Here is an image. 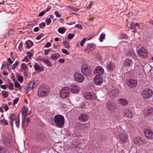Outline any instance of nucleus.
Returning a JSON list of instances; mask_svg holds the SVG:
<instances>
[{
    "label": "nucleus",
    "mask_w": 153,
    "mask_h": 153,
    "mask_svg": "<svg viewBox=\"0 0 153 153\" xmlns=\"http://www.w3.org/2000/svg\"><path fill=\"white\" fill-rule=\"evenodd\" d=\"M53 120L57 127L61 128L65 124V119L63 116L57 115L54 117Z\"/></svg>",
    "instance_id": "obj_1"
},
{
    "label": "nucleus",
    "mask_w": 153,
    "mask_h": 153,
    "mask_svg": "<svg viewBox=\"0 0 153 153\" xmlns=\"http://www.w3.org/2000/svg\"><path fill=\"white\" fill-rule=\"evenodd\" d=\"M49 93V89L43 86H41L39 88L37 95L39 97H42L47 96Z\"/></svg>",
    "instance_id": "obj_2"
},
{
    "label": "nucleus",
    "mask_w": 153,
    "mask_h": 153,
    "mask_svg": "<svg viewBox=\"0 0 153 153\" xmlns=\"http://www.w3.org/2000/svg\"><path fill=\"white\" fill-rule=\"evenodd\" d=\"M153 94L152 90L150 89L146 88L144 90L141 94L143 98L145 99L150 98Z\"/></svg>",
    "instance_id": "obj_3"
},
{
    "label": "nucleus",
    "mask_w": 153,
    "mask_h": 153,
    "mask_svg": "<svg viewBox=\"0 0 153 153\" xmlns=\"http://www.w3.org/2000/svg\"><path fill=\"white\" fill-rule=\"evenodd\" d=\"M69 88L68 87L63 88L60 92V96L62 98H65L68 97L70 94Z\"/></svg>",
    "instance_id": "obj_4"
},
{
    "label": "nucleus",
    "mask_w": 153,
    "mask_h": 153,
    "mask_svg": "<svg viewBox=\"0 0 153 153\" xmlns=\"http://www.w3.org/2000/svg\"><path fill=\"white\" fill-rule=\"evenodd\" d=\"M138 55L141 57L146 58L148 56L147 50L144 47L140 48L137 52Z\"/></svg>",
    "instance_id": "obj_5"
},
{
    "label": "nucleus",
    "mask_w": 153,
    "mask_h": 153,
    "mask_svg": "<svg viewBox=\"0 0 153 153\" xmlns=\"http://www.w3.org/2000/svg\"><path fill=\"white\" fill-rule=\"evenodd\" d=\"M81 71L82 73L85 76H88L91 73L90 67L86 64L83 65L81 67Z\"/></svg>",
    "instance_id": "obj_6"
},
{
    "label": "nucleus",
    "mask_w": 153,
    "mask_h": 153,
    "mask_svg": "<svg viewBox=\"0 0 153 153\" xmlns=\"http://www.w3.org/2000/svg\"><path fill=\"white\" fill-rule=\"evenodd\" d=\"M118 137L120 141L123 143H126L128 140L127 134L124 131L119 134Z\"/></svg>",
    "instance_id": "obj_7"
},
{
    "label": "nucleus",
    "mask_w": 153,
    "mask_h": 153,
    "mask_svg": "<svg viewBox=\"0 0 153 153\" xmlns=\"http://www.w3.org/2000/svg\"><path fill=\"white\" fill-rule=\"evenodd\" d=\"M74 76V80L77 82L81 83L84 81V76L79 73L77 72H75Z\"/></svg>",
    "instance_id": "obj_8"
},
{
    "label": "nucleus",
    "mask_w": 153,
    "mask_h": 153,
    "mask_svg": "<svg viewBox=\"0 0 153 153\" xmlns=\"http://www.w3.org/2000/svg\"><path fill=\"white\" fill-rule=\"evenodd\" d=\"M107 107L108 109L112 112H114L116 107L114 103L110 101H108L107 103Z\"/></svg>",
    "instance_id": "obj_9"
},
{
    "label": "nucleus",
    "mask_w": 153,
    "mask_h": 153,
    "mask_svg": "<svg viewBox=\"0 0 153 153\" xmlns=\"http://www.w3.org/2000/svg\"><path fill=\"white\" fill-rule=\"evenodd\" d=\"M123 115L124 117L129 119H131L133 115L131 111L127 109H126L123 111Z\"/></svg>",
    "instance_id": "obj_10"
},
{
    "label": "nucleus",
    "mask_w": 153,
    "mask_h": 153,
    "mask_svg": "<svg viewBox=\"0 0 153 153\" xmlns=\"http://www.w3.org/2000/svg\"><path fill=\"white\" fill-rule=\"evenodd\" d=\"M70 91L72 93L74 94H77L79 93L80 88L79 86L72 84L70 86Z\"/></svg>",
    "instance_id": "obj_11"
},
{
    "label": "nucleus",
    "mask_w": 153,
    "mask_h": 153,
    "mask_svg": "<svg viewBox=\"0 0 153 153\" xmlns=\"http://www.w3.org/2000/svg\"><path fill=\"white\" fill-rule=\"evenodd\" d=\"M78 118L80 121L85 122L88 120L89 116L86 114L82 113L79 115Z\"/></svg>",
    "instance_id": "obj_12"
},
{
    "label": "nucleus",
    "mask_w": 153,
    "mask_h": 153,
    "mask_svg": "<svg viewBox=\"0 0 153 153\" xmlns=\"http://www.w3.org/2000/svg\"><path fill=\"white\" fill-rule=\"evenodd\" d=\"M84 97L87 100H93L96 98L95 95L92 93L87 92L83 94Z\"/></svg>",
    "instance_id": "obj_13"
},
{
    "label": "nucleus",
    "mask_w": 153,
    "mask_h": 153,
    "mask_svg": "<svg viewBox=\"0 0 153 153\" xmlns=\"http://www.w3.org/2000/svg\"><path fill=\"white\" fill-rule=\"evenodd\" d=\"M143 114L146 116H150L153 114V108L152 107H148L143 111Z\"/></svg>",
    "instance_id": "obj_14"
},
{
    "label": "nucleus",
    "mask_w": 153,
    "mask_h": 153,
    "mask_svg": "<svg viewBox=\"0 0 153 153\" xmlns=\"http://www.w3.org/2000/svg\"><path fill=\"white\" fill-rule=\"evenodd\" d=\"M104 72L103 69L101 66H97L95 69L94 73L95 74H97V75H101L103 74Z\"/></svg>",
    "instance_id": "obj_15"
},
{
    "label": "nucleus",
    "mask_w": 153,
    "mask_h": 153,
    "mask_svg": "<svg viewBox=\"0 0 153 153\" xmlns=\"http://www.w3.org/2000/svg\"><path fill=\"white\" fill-rule=\"evenodd\" d=\"M94 82L97 85H101L103 83V79L99 75H96L94 78Z\"/></svg>",
    "instance_id": "obj_16"
},
{
    "label": "nucleus",
    "mask_w": 153,
    "mask_h": 153,
    "mask_svg": "<svg viewBox=\"0 0 153 153\" xmlns=\"http://www.w3.org/2000/svg\"><path fill=\"white\" fill-rule=\"evenodd\" d=\"M133 62L131 59H126L124 62L123 66L126 68H128L130 67H131Z\"/></svg>",
    "instance_id": "obj_17"
},
{
    "label": "nucleus",
    "mask_w": 153,
    "mask_h": 153,
    "mask_svg": "<svg viewBox=\"0 0 153 153\" xmlns=\"http://www.w3.org/2000/svg\"><path fill=\"white\" fill-rule=\"evenodd\" d=\"M127 84L131 88L135 87L137 85V81L136 80L130 79L127 82Z\"/></svg>",
    "instance_id": "obj_18"
},
{
    "label": "nucleus",
    "mask_w": 153,
    "mask_h": 153,
    "mask_svg": "<svg viewBox=\"0 0 153 153\" xmlns=\"http://www.w3.org/2000/svg\"><path fill=\"white\" fill-rule=\"evenodd\" d=\"M144 134L148 139H151L153 138V132L150 130H146L144 132Z\"/></svg>",
    "instance_id": "obj_19"
},
{
    "label": "nucleus",
    "mask_w": 153,
    "mask_h": 153,
    "mask_svg": "<svg viewBox=\"0 0 153 153\" xmlns=\"http://www.w3.org/2000/svg\"><path fill=\"white\" fill-rule=\"evenodd\" d=\"M95 48V45L92 43L89 44L85 49V51L87 53H89L94 50Z\"/></svg>",
    "instance_id": "obj_20"
},
{
    "label": "nucleus",
    "mask_w": 153,
    "mask_h": 153,
    "mask_svg": "<svg viewBox=\"0 0 153 153\" xmlns=\"http://www.w3.org/2000/svg\"><path fill=\"white\" fill-rule=\"evenodd\" d=\"M39 81H35L33 82H30L27 87L28 90H30L33 88H35L39 83Z\"/></svg>",
    "instance_id": "obj_21"
},
{
    "label": "nucleus",
    "mask_w": 153,
    "mask_h": 153,
    "mask_svg": "<svg viewBox=\"0 0 153 153\" xmlns=\"http://www.w3.org/2000/svg\"><path fill=\"white\" fill-rule=\"evenodd\" d=\"M134 141L136 144L138 145H142L144 143V141L142 140L141 137H139L135 138Z\"/></svg>",
    "instance_id": "obj_22"
},
{
    "label": "nucleus",
    "mask_w": 153,
    "mask_h": 153,
    "mask_svg": "<svg viewBox=\"0 0 153 153\" xmlns=\"http://www.w3.org/2000/svg\"><path fill=\"white\" fill-rule=\"evenodd\" d=\"M115 68V64L112 62L108 64L107 66V68L108 71H113L114 69Z\"/></svg>",
    "instance_id": "obj_23"
},
{
    "label": "nucleus",
    "mask_w": 153,
    "mask_h": 153,
    "mask_svg": "<svg viewBox=\"0 0 153 153\" xmlns=\"http://www.w3.org/2000/svg\"><path fill=\"white\" fill-rule=\"evenodd\" d=\"M119 93V91L117 89L112 90L110 92V95L114 97H117Z\"/></svg>",
    "instance_id": "obj_24"
},
{
    "label": "nucleus",
    "mask_w": 153,
    "mask_h": 153,
    "mask_svg": "<svg viewBox=\"0 0 153 153\" xmlns=\"http://www.w3.org/2000/svg\"><path fill=\"white\" fill-rule=\"evenodd\" d=\"M119 103L123 106H126L128 104V101L125 99H120L118 100Z\"/></svg>",
    "instance_id": "obj_25"
},
{
    "label": "nucleus",
    "mask_w": 153,
    "mask_h": 153,
    "mask_svg": "<svg viewBox=\"0 0 153 153\" xmlns=\"http://www.w3.org/2000/svg\"><path fill=\"white\" fill-rule=\"evenodd\" d=\"M85 126L84 124L79 123L76 124V128L77 130H82L84 129Z\"/></svg>",
    "instance_id": "obj_26"
},
{
    "label": "nucleus",
    "mask_w": 153,
    "mask_h": 153,
    "mask_svg": "<svg viewBox=\"0 0 153 153\" xmlns=\"http://www.w3.org/2000/svg\"><path fill=\"white\" fill-rule=\"evenodd\" d=\"M34 67L35 70L38 72H40L44 70L43 68L42 67H40L37 63H35Z\"/></svg>",
    "instance_id": "obj_27"
},
{
    "label": "nucleus",
    "mask_w": 153,
    "mask_h": 153,
    "mask_svg": "<svg viewBox=\"0 0 153 153\" xmlns=\"http://www.w3.org/2000/svg\"><path fill=\"white\" fill-rule=\"evenodd\" d=\"M25 43L26 47L28 49H29L33 45V42L29 40L26 41Z\"/></svg>",
    "instance_id": "obj_28"
},
{
    "label": "nucleus",
    "mask_w": 153,
    "mask_h": 153,
    "mask_svg": "<svg viewBox=\"0 0 153 153\" xmlns=\"http://www.w3.org/2000/svg\"><path fill=\"white\" fill-rule=\"evenodd\" d=\"M28 111V109L27 108L26 106H24L22 109V114L25 117L27 116Z\"/></svg>",
    "instance_id": "obj_29"
},
{
    "label": "nucleus",
    "mask_w": 153,
    "mask_h": 153,
    "mask_svg": "<svg viewBox=\"0 0 153 153\" xmlns=\"http://www.w3.org/2000/svg\"><path fill=\"white\" fill-rule=\"evenodd\" d=\"M50 8H48L46 9L45 10L43 11L42 12H40L38 16L39 17H41L44 14H45L46 12L49 11L50 10Z\"/></svg>",
    "instance_id": "obj_30"
},
{
    "label": "nucleus",
    "mask_w": 153,
    "mask_h": 153,
    "mask_svg": "<svg viewBox=\"0 0 153 153\" xmlns=\"http://www.w3.org/2000/svg\"><path fill=\"white\" fill-rule=\"evenodd\" d=\"M67 29L64 27L59 28L58 29V32L61 34H63L66 31Z\"/></svg>",
    "instance_id": "obj_31"
},
{
    "label": "nucleus",
    "mask_w": 153,
    "mask_h": 153,
    "mask_svg": "<svg viewBox=\"0 0 153 153\" xmlns=\"http://www.w3.org/2000/svg\"><path fill=\"white\" fill-rule=\"evenodd\" d=\"M59 57L60 55L58 53H56L53 54L51 56V59L53 60H56L59 58Z\"/></svg>",
    "instance_id": "obj_32"
},
{
    "label": "nucleus",
    "mask_w": 153,
    "mask_h": 153,
    "mask_svg": "<svg viewBox=\"0 0 153 153\" xmlns=\"http://www.w3.org/2000/svg\"><path fill=\"white\" fill-rule=\"evenodd\" d=\"M1 93L3 97L4 98L7 97L8 96L9 92L8 91H2Z\"/></svg>",
    "instance_id": "obj_33"
},
{
    "label": "nucleus",
    "mask_w": 153,
    "mask_h": 153,
    "mask_svg": "<svg viewBox=\"0 0 153 153\" xmlns=\"http://www.w3.org/2000/svg\"><path fill=\"white\" fill-rule=\"evenodd\" d=\"M21 68L23 70H25L28 69V67L25 63H22L21 65Z\"/></svg>",
    "instance_id": "obj_34"
},
{
    "label": "nucleus",
    "mask_w": 153,
    "mask_h": 153,
    "mask_svg": "<svg viewBox=\"0 0 153 153\" xmlns=\"http://www.w3.org/2000/svg\"><path fill=\"white\" fill-rule=\"evenodd\" d=\"M63 44L65 46V48H69L70 47L69 42L65 41L63 42Z\"/></svg>",
    "instance_id": "obj_35"
},
{
    "label": "nucleus",
    "mask_w": 153,
    "mask_h": 153,
    "mask_svg": "<svg viewBox=\"0 0 153 153\" xmlns=\"http://www.w3.org/2000/svg\"><path fill=\"white\" fill-rule=\"evenodd\" d=\"M8 66H10L8 64V63L7 62H4L2 65V68H1L3 70H5V68L6 66H7V68H8Z\"/></svg>",
    "instance_id": "obj_36"
},
{
    "label": "nucleus",
    "mask_w": 153,
    "mask_h": 153,
    "mask_svg": "<svg viewBox=\"0 0 153 153\" xmlns=\"http://www.w3.org/2000/svg\"><path fill=\"white\" fill-rule=\"evenodd\" d=\"M120 39H128V36L126 34H122L120 35Z\"/></svg>",
    "instance_id": "obj_37"
},
{
    "label": "nucleus",
    "mask_w": 153,
    "mask_h": 153,
    "mask_svg": "<svg viewBox=\"0 0 153 153\" xmlns=\"http://www.w3.org/2000/svg\"><path fill=\"white\" fill-rule=\"evenodd\" d=\"M105 34L102 33L100 37V42H103V39L105 38Z\"/></svg>",
    "instance_id": "obj_38"
},
{
    "label": "nucleus",
    "mask_w": 153,
    "mask_h": 153,
    "mask_svg": "<svg viewBox=\"0 0 153 153\" xmlns=\"http://www.w3.org/2000/svg\"><path fill=\"white\" fill-rule=\"evenodd\" d=\"M15 123L16 125V126L18 128L19 126V117H17L15 119Z\"/></svg>",
    "instance_id": "obj_39"
},
{
    "label": "nucleus",
    "mask_w": 153,
    "mask_h": 153,
    "mask_svg": "<svg viewBox=\"0 0 153 153\" xmlns=\"http://www.w3.org/2000/svg\"><path fill=\"white\" fill-rule=\"evenodd\" d=\"M18 64L19 61H16L15 63L13 65L12 67V69L13 70L15 69L18 66Z\"/></svg>",
    "instance_id": "obj_40"
},
{
    "label": "nucleus",
    "mask_w": 153,
    "mask_h": 153,
    "mask_svg": "<svg viewBox=\"0 0 153 153\" xmlns=\"http://www.w3.org/2000/svg\"><path fill=\"white\" fill-rule=\"evenodd\" d=\"M130 28L131 29H135V24L134 22H131L130 24Z\"/></svg>",
    "instance_id": "obj_41"
},
{
    "label": "nucleus",
    "mask_w": 153,
    "mask_h": 153,
    "mask_svg": "<svg viewBox=\"0 0 153 153\" xmlns=\"http://www.w3.org/2000/svg\"><path fill=\"white\" fill-rule=\"evenodd\" d=\"M75 36L74 34L72 33H69L67 36V38L68 39H72Z\"/></svg>",
    "instance_id": "obj_42"
},
{
    "label": "nucleus",
    "mask_w": 153,
    "mask_h": 153,
    "mask_svg": "<svg viewBox=\"0 0 153 153\" xmlns=\"http://www.w3.org/2000/svg\"><path fill=\"white\" fill-rule=\"evenodd\" d=\"M27 55L26 56L28 59H30L32 56L33 55V54L31 52H27Z\"/></svg>",
    "instance_id": "obj_43"
},
{
    "label": "nucleus",
    "mask_w": 153,
    "mask_h": 153,
    "mask_svg": "<svg viewBox=\"0 0 153 153\" xmlns=\"http://www.w3.org/2000/svg\"><path fill=\"white\" fill-rule=\"evenodd\" d=\"M9 118L10 120H14L16 119L15 115L14 114H10Z\"/></svg>",
    "instance_id": "obj_44"
},
{
    "label": "nucleus",
    "mask_w": 153,
    "mask_h": 153,
    "mask_svg": "<svg viewBox=\"0 0 153 153\" xmlns=\"http://www.w3.org/2000/svg\"><path fill=\"white\" fill-rule=\"evenodd\" d=\"M45 21L46 24L47 25H49L51 23V20L50 18H48L45 20Z\"/></svg>",
    "instance_id": "obj_45"
},
{
    "label": "nucleus",
    "mask_w": 153,
    "mask_h": 153,
    "mask_svg": "<svg viewBox=\"0 0 153 153\" xmlns=\"http://www.w3.org/2000/svg\"><path fill=\"white\" fill-rule=\"evenodd\" d=\"M86 40V38H84L81 41L80 43V45L82 47H83V44L85 43V41Z\"/></svg>",
    "instance_id": "obj_46"
},
{
    "label": "nucleus",
    "mask_w": 153,
    "mask_h": 153,
    "mask_svg": "<svg viewBox=\"0 0 153 153\" xmlns=\"http://www.w3.org/2000/svg\"><path fill=\"white\" fill-rule=\"evenodd\" d=\"M18 79L19 82L22 83L23 81V78L22 76H19L18 77Z\"/></svg>",
    "instance_id": "obj_47"
},
{
    "label": "nucleus",
    "mask_w": 153,
    "mask_h": 153,
    "mask_svg": "<svg viewBox=\"0 0 153 153\" xmlns=\"http://www.w3.org/2000/svg\"><path fill=\"white\" fill-rule=\"evenodd\" d=\"M46 26V24L44 22H42L39 25V27L40 28H43Z\"/></svg>",
    "instance_id": "obj_48"
},
{
    "label": "nucleus",
    "mask_w": 153,
    "mask_h": 153,
    "mask_svg": "<svg viewBox=\"0 0 153 153\" xmlns=\"http://www.w3.org/2000/svg\"><path fill=\"white\" fill-rule=\"evenodd\" d=\"M7 60L9 63L8 64L10 65H11L13 63V61H12L10 58H7Z\"/></svg>",
    "instance_id": "obj_49"
},
{
    "label": "nucleus",
    "mask_w": 153,
    "mask_h": 153,
    "mask_svg": "<svg viewBox=\"0 0 153 153\" xmlns=\"http://www.w3.org/2000/svg\"><path fill=\"white\" fill-rule=\"evenodd\" d=\"M75 27H76L79 29H82V26L79 24H76L75 26Z\"/></svg>",
    "instance_id": "obj_50"
},
{
    "label": "nucleus",
    "mask_w": 153,
    "mask_h": 153,
    "mask_svg": "<svg viewBox=\"0 0 153 153\" xmlns=\"http://www.w3.org/2000/svg\"><path fill=\"white\" fill-rule=\"evenodd\" d=\"M54 14L57 17H60L61 16L58 11H56L54 12Z\"/></svg>",
    "instance_id": "obj_51"
},
{
    "label": "nucleus",
    "mask_w": 153,
    "mask_h": 153,
    "mask_svg": "<svg viewBox=\"0 0 153 153\" xmlns=\"http://www.w3.org/2000/svg\"><path fill=\"white\" fill-rule=\"evenodd\" d=\"M9 88L10 90H14L13 84L12 83H10V85L9 87Z\"/></svg>",
    "instance_id": "obj_52"
},
{
    "label": "nucleus",
    "mask_w": 153,
    "mask_h": 153,
    "mask_svg": "<svg viewBox=\"0 0 153 153\" xmlns=\"http://www.w3.org/2000/svg\"><path fill=\"white\" fill-rule=\"evenodd\" d=\"M29 61L28 58L27 56L25 57L24 59L22 60V61L25 62H28Z\"/></svg>",
    "instance_id": "obj_53"
},
{
    "label": "nucleus",
    "mask_w": 153,
    "mask_h": 153,
    "mask_svg": "<svg viewBox=\"0 0 153 153\" xmlns=\"http://www.w3.org/2000/svg\"><path fill=\"white\" fill-rule=\"evenodd\" d=\"M62 51L63 53L66 54L67 55L69 54V53L68 51L66 49H62Z\"/></svg>",
    "instance_id": "obj_54"
},
{
    "label": "nucleus",
    "mask_w": 153,
    "mask_h": 153,
    "mask_svg": "<svg viewBox=\"0 0 153 153\" xmlns=\"http://www.w3.org/2000/svg\"><path fill=\"white\" fill-rule=\"evenodd\" d=\"M1 121L2 122V123L3 124H4L6 125H8V123L7 121L5 119H4V120H1Z\"/></svg>",
    "instance_id": "obj_55"
},
{
    "label": "nucleus",
    "mask_w": 153,
    "mask_h": 153,
    "mask_svg": "<svg viewBox=\"0 0 153 153\" xmlns=\"http://www.w3.org/2000/svg\"><path fill=\"white\" fill-rule=\"evenodd\" d=\"M51 45V44L50 42H48L47 44L45 45L44 47L45 48H48L50 47Z\"/></svg>",
    "instance_id": "obj_56"
},
{
    "label": "nucleus",
    "mask_w": 153,
    "mask_h": 153,
    "mask_svg": "<svg viewBox=\"0 0 153 153\" xmlns=\"http://www.w3.org/2000/svg\"><path fill=\"white\" fill-rule=\"evenodd\" d=\"M26 121L27 123H28L30 121V119L29 117H27L26 118V117H25L23 122H24V121Z\"/></svg>",
    "instance_id": "obj_57"
},
{
    "label": "nucleus",
    "mask_w": 153,
    "mask_h": 153,
    "mask_svg": "<svg viewBox=\"0 0 153 153\" xmlns=\"http://www.w3.org/2000/svg\"><path fill=\"white\" fill-rule=\"evenodd\" d=\"M50 52V49H48L45 50L44 51V54L45 55H47L48 53Z\"/></svg>",
    "instance_id": "obj_58"
},
{
    "label": "nucleus",
    "mask_w": 153,
    "mask_h": 153,
    "mask_svg": "<svg viewBox=\"0 0 153 153\" xmlns=\"http://www.w3.org/2000/svg\"><path fill=\"white\" fill-rule=\"evenodd\" d=\"M15 86L17 88L20 87L21 86L20 84L17 82H16L15 83Z\"/></svg>",
    "instance_id": "obj_59"
},
{
    "label": "nucleus",
    "mask_w": 153,
    "mask_h": 153,
    "mask_svg": "<svg viewBox=\"0 0 153 153\" xmlns=\"http://www.w3.org/2000/svg\"><path fill=\"white\" fill-rule=\"evenodd\" d=\"M43 36V34H41L40 35L36 37V39L37 40H39Z\"/></svg>",
    "instance_id": "obj_60"
},
{
    "label": "nucleus",
    "mask_w": 153,
    "mask_h": 153,
    "mask_svg": "<svg viewBox=\"0 0 153 153\" xmlns=\"http://www.w3.org/2000/svg\"><path fill=\"white\" fill-rule=\"evenodd\" d=\"M71 9L73 11H74V12H77L79 10L78 9L75 8L74 7H71Z\"/></svg>",
    "instance_id": "obj_61"
},
{
    "label": "nucleus",
    "mask_w": 153,
    "mask_h": 153,
    "mask_svg": "<svg viewBox=\"0 0 153 153\" xmlns=\"http://www.w3.org/2000/svg\"><path fill=\"white\" fill-rule=\"evenodd\" d=\"M1 87L4 89H6L7 88V85H1Z\"/></svg>",
    "instance_id": "obj_62"
},
{
    "label": "nucleus",
    "mask_w": 153,
    "mask_h": 153,
    "mask_svg": "<svg viewBox=\"0 0 153 153\" xmlns=\"http://www.w3.org/2000/svg\"><path fill=\"white\" fill-rule=\"evenodd\" d=\"M49 67H51L52 66V65L51 62L49 61L46 64Z\"/></svg>",
    "instance_id": "obj_63"
},
{
    "label": "nucleus",
    "mask_w": 153,
    "mask_h": 153,
    "mask_svg": "<svg viewBox=\"0 0 153 153\" xmlns=\"http://www.w3.org/2000/svg\"><path fill=\"white\" fill-rule=\"evenodd\" d=\"M19 99H14L13 100V103L15 104H17L18 103V102L19 101Z\"/></svg>",
    "instance_id": "obj_64"
}]
</instances>
